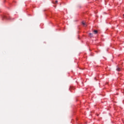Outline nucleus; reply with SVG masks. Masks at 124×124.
<instances>
[{"instance_id":"1","label":"nucleus","mask_w":124,"mask_h":124,"mask_svg":"<svg viewBox=\"0 0 124 124\" xmlns=\"http://www.w3.org/2000/svg\"><path fill=\"white\" fill-rule=\"evenodd\" d=\"M3 20H11V17L9 16L4 15L2 16Z\"/></svg>"},{"instance_id":"2","label":"nucleus","mask_w":124,"mask_h":124,"mask_svg":"<svg viewBox=\"0 0 124 124\" xmlns=\"http://www.w3.org/2000/svg\"><path fill=\"white\" fill-rule=\"evenodd\" d=\"M82 24L83 26H84V27H87V24L84 21L82 22Z\"/></svg>"},{"instance_id":"3","label":"nucleus","mask_w":124,"mask_h":124,"mask_svg":"<svg viewBox=\"0 0 124 124\" xmlns=\"http://www.w3.org/2000/svg\"><path fill=\"white\" fill-rule=\"evenodd\" d=\"M93 32H94V34H97L98 31H97V30H94Z\"/></svg>"},{"instance_id":"4","label":"nucleus","mask_w":124,"mask_h":124,"mask_svg":"<svg viewBox=\"0 0 124 124\" xmlns=\"http://www.w3.org/2000/svg\"><path fill=\"white\" fill-rule=\"evenodd\" d=\"M116 70L117 71H121V70H122V69H121V68L117 67V69H116Z\"/></svg>"},{"instance_id":"5","label":"nucleus","mask_w":124,"mask_h":124,"mask_svg":"<svg viewBox=\"0 0 124 124\" xmlns=\"http://www.w3.org/2000/svg\"><path fill=\"white\" fill-rule=\"evenodd\" d=\"M52 2L54 4H57V3H58V0H56L55 1H53Z\"/></svg>"},{"instance_id":"6","label":"nucleus","mask_w":124,"mask_h":124,"mask_svg":"<svg viewBox=\"0 0 124 124\" xmlns=\"http://www.w3.org/2000/svg\"><path fill=\"white\" fill-rule=\"evenodd\" d=\"M89 36H90V37H93V33H90Z\"/></svg>"}]
</instances>
